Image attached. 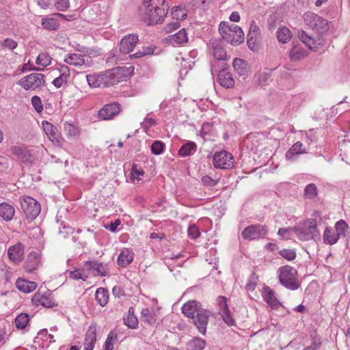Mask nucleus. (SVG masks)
I'll return each instance as SVG.
<instances>
[{
	"label": "nucleus",
	"mask_w": 350,
	"mask_h": 350,
	"mask_svg": "<svg viewBox=\"0 0 350 350\" xmlns=\"http://www.w3.org/2000/svg\"><path fill=\"white\" fill-rule=\"evenodd\" d=\"M170 7L169 0H144L139 10L144 19L149 21V25H154L163 21Z\"/></svg>",
	"instance_id": "1"
},
{
	"label": "nucleus",
	"mask_w": 350,
	"mask_h": 350,
	"mask_svg": "<svg viewBox=\"0 0 350 350\" xmlns=\"http://www.w3.org/2000/svg\"><path fill=\"white\" fill-rule=\"evenodd\" d=\"M279 281L282 285L291 290H297L300 283L295 275L297 271L291 266H283L279 269Z\"/></svg>",
	"instance_id": "2"
},
{
	"label": "nucleus",
	"mask_w": 350,
	"mask_h": 350,
	"mask_svg": "<svg viewBox=\"0 0 350 350\" xmlns=\"http://www.w3.org/2000/svg\"><path fill=\"white\" fill-rule=\"evenodd\" d=\"M304 20L306 25L319 34H323L329 29L326 19L312 12H306Z\"/></svg>",
	"instance_id": "3"
},
{
	"label": "nucleus",
	"mask_w": 350,
	"mask_h": 350,
	"mask_svg": "<svg viewBox=\"0 0 350 350\" xmlns=\"http://www.w3.org/2000/svg\"><path fill=\"white\" fill-rule=\"evenodd\" d=\"M21 206L27 219L33 221L40 214L41 206L34 198L29 196L20 198Z\"/></svg>",
	"instance_id": "4"
},
{
	"label": "nucleus",
	"mask_w": 350,
	"mask_h": 350,
	"mask_svg": "<svg viewBox=\"0 0 350 350\" xmlns=\"http://www.w3.org/2000/svg\"><path fill=\"white\" fill-rule=\"evenodd\" d=\"M293 230L300 240L308 241L314 238L317 230L315 219H308L304 224L298 227H294Z\"/></svg>",
	"instance_id": "5"
},
{
	"label": "nucleus",
	"mask_w": 350,
	"mask_h": 350,
	"mask_svg": "<svg viewBox=\"0 0 350 350\" xmlns=\"http://www.w3.org/2000/svg\"><path fill=\"white\" fill-rule=\"evenodd\" d=\"M13 155L16 156L22 163L26 165L31 166L38 163L37 157L32 154L27 147L23 146H14L10 149Z\"/></svg>",
	"instance_id": "6"
},
{
	"label": "nucleus",
	"mask_w": 350,
	"mask_h": 350,
	"mask_svg": "<svg viewBox=\"0 0 350 350\" xmlns=\"http://www.w3.org/2000/svg\"><path fill=\"white\" fill-rule=\"evenodd\" d=\"M44 78V75L42 74L31 73L21 78L18 83L27 90H35L45 86L46 83Z\"/></svg>",
	"instance_id": "7"
},
{
	"label": "nucleus",
	"mask_w": 350,
	"mask_h": 350,
	"mask_svg": "<svg viewBox=\"0 0 350 350\" xmlns=\"http://www.w3.org/2000/svg\"><path fill=\"white\" fill-rule=\"evenodd\" d=\"M268 232L267 228L265 225L255 224L250 225L242 232V237L244 239L254 240L263 238L267 235Z\"/></svg>",
	"instance_id": "8"
},
{
	"label": "nucleus",
	"mask_w": 350,
	"mask_h": 350,
	"mask_svg": "<svg viewBox=\"0 0 350 350\" xmlns=\"http://www.w3.org/2000/svg\"><path fill=\"white\" fill-rule=\"evenodd\" d=\"M213 159L216 168L228 169L233 166V157L227 151L215 152Z\"/></svg>",
	"instance_id": "9"
},
{
	"label": "nucleus",
	"mask_w": 350,
	"mask_h": 350,
	"mask_svg": "<svg viewBox=\"0 0 350 350\" xmlns=\"http://www.w3.org/2000/svg\"><path fill=\"white\" fill-rule=\"evenodd\" d=\"M42 127L51 142L59 146L63 145L64 139L56 126L47 121H43Z\"/></svg>",
	"instance_id": "10"
},
{
	"label": "nucleus",
	"mask_w": 350,
	"mask_h": 350,
	"mask_svg": "<svg viewBox=\"0 0 350 350\" xmlns=\"http://www.w3.org/2000/svg\"><path fill=\"white\" fill-rule=\"evenodd\" d=\"M209 317L210 312L200 308L197 312L196 317L193 319V323L203 335L206 334Z\"/></svg>",
	"instance_id": "11"
},
{
	"label": "nucleus",
	"mask_w": 350,
	"mask_h": 350,
	"mask_svg": "<svg viewBox=\"0 0 350 350\" xmlns=\"http://www.w3.org/2000/svg\"><path fill=\"white\" fill-rule=\"evenodd\" d=\"M297 36L299 40L304 43L308 49L311 50L317 51L316 44L318 45H322L323 39L321 36H319L317 38H314L309 36L305 31L300 29L297 31Z\"/></svg>",
	"instance_id": "12"
},
{
	"label": "nucleus",
	"mask_w": 350,
	"mask_h": 350,
	"mask_svg": "<svg viewBox=\"0 0 350 350\" xmlns=\"http://www.w3.org/2000/svg\"><path fill=\"white\" fill-rule=\"evenodd\" d=\"M139 41L137 34H129L124 36L120 43V51L122 54H128L133 50Z\"/></svg>",
	"instance_id": "13"
},
{
	"label": "nucleus",
	"mask_w": 350,
	"mask_h": 350,
	"mask_svg": "<svg viewBox=\"0 0 350 350\" xmlns=\"http://www.w3.org/2000/svg\"><path fill=\"white\" fill-rule=\"evenodd\" d=\"M120 110V105L118 103H113L105 105L98 111V117L102 120H109L117 115Z\"/></svg>",
	"instance_id": "14"
},
{
	"label": "nucleus",
	"mask_w": 350,
	"mask_h": 350,
	"mask_svg": "<svg viewBox=\"0 0 350 350\" xmlns=\"http://www.w3.org/2000/svg\"><path fill=\"white\" fill-rule=\"evenodd\" d=\"M118 71V70L113 68L105 74L100 75L98 80L102 81V86L109 87L119 83L121 81V77H119L120 74Z\"/></svg>",
	"instance_id": "15"
},
{
	"label": "nucleus",
	"mask_w": 350,
	"mask_h": 350,
	"mask_svg": "<svg viewBox=\"0 0 350 350\" xmlns=\"http://www.w3.org/2000/svg\"><path fill=\"white\" fill-rule=\"evenodd\" d=\"M40 291V289L31 299L32 303L34 305L38 306L40 304L46 308H52L56 305L54 300L51 297V293L46 291L41 294Z\"/></svg>",
	"instance_id": "16"
},
{
	"label": "nucleus",
	"mask_w": 350,
	"mask_h": 350,
	"mask_svg": "<svg viewBox=\"0 0 350 350\" xmlns=\"http://www.w3.org/2000/svg\"><path fill=\"white\" fill-rule=\"evenodd\" d=\"M84 269L89 271H96L98 275L103 277L109 275L107 265H103L97 261H86L84 264Z\"/></svg>",
	"instance_id": "17"
},
{
	"label": "nucleus",
	"mask_w": 350,
	"mask_h": 350,
	"mask_svg": "<svg viewBox=\"0 0 350 350\" xmlns=\"http://www.w3.org/2000/svg\"><path fill=\"white\" fill-rule=\"evenodd\" d=\"M217 81L223 87L226 88H232L234 85V80L227 68H223L217 75Z\"/></svg>",
	"instance_id": "18"
},
{
	"label": "nucleus",
	"mask_w": 350,
	"mask_h": 350,
	"mask_svg": "<svg viewBox=\"0 0 350 350\" xmlns=\"http://www.w3.org/2000/svg\"><path fill=\"white\" fill-rule=\"evenodd\" d=\"M96 341V328L95 325H90L86 332L84 350H93Z\"/></svg>",
	"instance_id": "19"
},
{
	"label": "nucleus",
	"mask_w": 350,
	"mask_h": 350,
	"mask_svg": "<svg viewBox=\"0 0 350 350\" xmlns=\"http://www.w3.org/2000/svg\"><path fill=\"white\" fill-rule=\"evenodd\" d=\"M23 245L21 243L10 247L8 251L9 258L13 262L21 261L23 255Z\"/></svg>",
	"instance_id": "20"
},
{
	"label": "nucleus",
	"mask_w": 350,
	"mask_h": 350,
	"mask_svg": "<svg viewBox=\"0 0 350 350\" xmlns=\"http://www.w3.org/2000/svg\"><path fill=\"white\" fill-rule=\"evenodd\" d=\"M201 307L196 301H191L185 304L182 307V312L187 317L193 319Z\"/></svg>",
	"instance_id": "21"
},
{
	"label": "nucleus",
	"mask_w": 350,
	"mask_h": 350,
	"mask_svg": "<svg viewBox=\"0 0 350 350\" xmlns=\"http://www.w3.org/2000/svg\"><path fill=\"white\" fill-rule=\"evenodd\" d=\"M263 297L265 301L273 309H278L280 306V301L275 297V292L269 286L264 287L263 288Z\"/></svg>",
	"instance_id": "22"
},
{
	"label": "nucleus",
	"mask_w": 350,
	"mask_h": 350,
	"mask_svg": "<svg viewBox=\"0 0 350 350\" xmlns=\"http://www.w3.org/2000/svg\"><path fill=\"white\" fill-rule=\"evenodd\" d=\"M14 213L15 208L12 205L7 202L0 204V217L5 221H11L14 217Z\"/></svg>",
	"instance_id": "23"
},
{
	"label": "nucleus",
	"mask_w": 350,
	"mask_h": 350,
	"mask_svg": "<svg viewBox=\"0 0 350 350\" xmlns=\"http://www.w3.org/2000/svg\"><path fill=\"white\" fill-rule=\"evenodd\" d=\"M16 286L19 291L28 293L34 291L37 287V284L34 282L18 278L16 282Z\"/></svg>",
	"instance_id": "24"
},
{
	"label": "nucleus",
	"mask_w": 350,
	"mask_h": 350,
	"mask_svg": "<svg viewBox=\"0 0 350 350\" xmlns=\"http://www.w3.org/2000/svg\"><path fill=\"white\" fill-rule=\"evenodd\" d=\"M167 40L172 44H182L188 41L187 33H186L185 29L183 28L180 29L178 33L169 36L167 38Z\"/></svg>",
	"instance_id": "25"
},
{
	"label": "nucleus",
	"mask_w": 350,
	"mask_h": 350,
	"mask_svg": "<svg viewBox=\"0 0 350 350\" xmlns=\"http://www.w3.org/2000/svg\"><path fill=\"white\" fill-rule=\"evenodd\" d=\"M133 260V253L128 249H124L121 252L118 258V265L126 267Z\"/></svg>",
	"instance_id": "26"
},
{
	"label": "nucleus",
	"mask_w": 350,
	"mask_h": 350,
	"mask_svg": "<svg viewBox=\"0 0 350 350\" xmlns=\"http://www.w3.org/2000/svg\"><path fill=\"white\" fill-rule=\"evenodd\" d=\"M224 40L232 45H239L244 40L243 31H239L237 33L232 30V32L228 33V35L224 36Z\"/></svg>",
	"instance_id": "27"
},
{
	"label": "nucleus",
	"mask_w": 350,
	"mask_h": 350,
	"mask_svg": "<svg viewBox=\"0 0 350 350\" xmlns=\"http://www.w3.org/2000/svg\"><path fill=\"white\" fill-rule=\"evenodd\" d=\"M233 67L240 75H245L250 72V67L246 61L241 58H235L233 60Z\"/></svg>",
	"instance_id": "28"
},
{
	"label": "nucleus",
	"mask_w": 350,
	"mask_h": 350,
	"mask_svg": "<svg viewBox=\"0 0 350 350\" xmlns=\"http://www.w3.org/2000/svg\"><path fill=\"white\" fill-rule=\"evenodd\" d=\"M308 53L302 47L294 45L289 51V57L291 60L297 61L306 57Z\"/></svg>",
	"instance_id": "29"
},
{
	"label": "nucleus",
	"mask_w": 350,
	"mask_h": 350,
	"mask_svg": "<svg viewBox=\"0 0 350 350\" xmlns=\"http://www.w3.org/2000/svg\"><path fill=\"white\" fill-rule=\"evenodd\" d=\"M206 346V341L199 337H193L187 342V350H203Z\"/></svg>",
	"instance_id": "30"
},
{
	"label": "nucleus",
	"mask_w": 350,
	"mask_h": 350,
	"mask_svg": "<svg viewBox=\"0 0 350 350\" xmlns=\"http://www.w3.org/2000/svg\"><path fill=\"white\" fill-rule=\"evenodd\" d=\"M64 62L72 66H82L85 64V61L81 54H77V53H71L68 55L65 59Z\"/></svg>",
	"instance_id": "31"
},
{
	"label": "nucleus",
	"mask_w": 350,
	"mask_h": 350,
	"mask_svg": "<svg viewBox=\"0 0 350 350\" xmlns=\"http://www.w3.org/2000/svg\"><path fill=\"white\" fill-rule=\"evenodd\" d=\"M197 146L193 142H189L183 144L178 151L180 157H187L193 154L196 151Z\"/></svg>",
	"instance_id": "32"
},
{
	"label": "nucleus",
	"mask_w": 350,
	"mask_h": 350,
	"mask_svg": "<svg viewBox=\"0 0 350 350\" xmlns=\"http://www.w3.org/2000/svg\"><path fill=\"white\" fill-rule=\"evenodd\" d=\"M156 47L154 45H150L148 46H144L141 50H139L137 53L130 55L129 56L130 59L141 58L145 55H150L154 53Z\"/></svg>",
	"instance_id": "33"
},
{
	"label": "nucleus",
	"mask_w": 350,
	"mask_h": 350,
	"mask_svg": "<svg viewBox=\"0 0 350 350\" xmlns=\"http://www.w3.org/2000/svg\"><path fill=\"white\" fill-rule=\"evenodd\" d=\"M303 144L297 142L286 152V158L287 160H291L294 156L304 153L305 150H301Z\"/></svg>",
	"instance_id": "34"
},
{
	"label": "nucleus",
	"mask_w": 350,
	"mask_h": 350,
	"mask_svg": "<svg viewBox=\"0 0 350 350\" xmlns=\"http://www.w3.org/2000/svg\"><path fill=\"white\" fill-rule=\"evenodd\" d=\"M108 291L104 288H98L96 291L95 299L101 306H105L108 302Z\"/></svg>",
	"instance_id": "35"
},
{
	"label": "nucleus",
	"mask_w": 350,
	"mask_h": 350,
	"mask_svg": "<svg viewBox=\"0 0 350 350\" xmlns=\"http://www.w3.org/2000/svg\"><path fill=\"white\" fill-rule=\"evenodd\" d=\"M277 38L280 42L286 43L291 38V32L288 27H280L277 31Z\"/></svg>",
	"instance_id": "36"
},
{
	"label": "nucleus",
	"mask_w": 350,
	"mask_h": 350,
	"mask_svg": "<svg viewBox=\"0 0 350 350\" xmlns=\"http://www.w3.org/2000/svg\"><path fill=\"white\" fill-rule=\"evenodd\" d=\"M323 239L325 243L333 245L337 242L339 237L338 234H336L332 228L327 227L324 232Z\"/></svg>",
	"instance_id": "37"
},
{
	"label": "nucleus",
	"mask_w": 350,
	"mask_h": 350,
	"mask_svg": "<svg viewBox=\"0 0 350 350\" xmlns=\"http://www.w3.org/2000/svg\"><path fill=\"white\" fill-rule=\"evenodd\" d=\"M41 25L42 27L49 31H55L59 27L58 21L53 18H42Z\"/></svg>",
	"instance_id": "38"
},
{
	"label": "nucleus",
	"mask_w": 350,
	"mask_h": 350,
	"mask_svg": "<svg viewBox=\"0 0 350 350\" xmlns=\"http://www.w3.org/2000/svg\"><path fill=\"white\" fill-rule=\"evenodd\" d=\"M29 321V316L27 313H21L15 319V325L17 328L24 329Z\"/></svg>",
	"instance_id": "39"
},
{
	"label": "nucleus",
	"mask_w": 350,
	"mask_h": 350,
	"mask_svg": "<svg viewBox=\"0 0 350 350\" xmlns=\"http://www.w3.org/2000/svg\"><path fill=\"white\" fill-rule=\"evenodd\" d=\"M171 14L173 18L176 19V21H183L187 17V14L180 6H174L172 9Z\"/></svg>",
	"instance_id": "40"
},
{
	"label": "nucleus",
	"mask_w": 350,
	"mask_h": 350,
	"mask_svg": "<svg viewBox=\"0 0 350 350\" xmlns=\"http://www.w3.org/2000/svg\"><path fill=\"white\" fill-rule=\"evenodd\" d=\"M142 321L150 325H153L156 322L154 313L151 312L148 308H144L142 310Z\"/></svg>",
	"instance_id": "41"
},
{
	"label": "nucleus",
	"mask_w": 350,
	"mask_h": 350,
	"mask_svg": "<svg viewBox=\"0 0 350 350\" xmlns=\"http://www.w3.org/2000/svg\"><path fill=\"white\" fill-rule=\"evenodd\" d=\"M317 196V189L314 184L308 185L304 189V196L307 199H313Z\"/></svg>",
	"instance_id": "42"
},
{
	"label": "nucleus",
	"mask_w": 350,
	"mask_h": 350,
	"mask_svg": "<svg viewBox=\"0 0 350 350\" xmlns=\"http://www.w3.org/2000/svg\"><path fill=\"white\" fill-rule=\"evenodd\" d=\"M114 69L118 70V72L120 74L119 77H121V81H122L124 78L131 76L134 71V67L132 66L129 67L118 66Z\"/></svg>",
	"instance_id": "43"
},
{
	"label": "nucleus",
	"mask_w": 350,
	"mask_h": 350,
	"mask_svg": "<svg viewBox=\"0 0 350 350\" xmlns=\"http://www.w3.org/2000/svg\"><path fill=\"white\" fill-rule=\"evenodd\" d=\"M260 28L257 26L255 21H252L250 23V27L249 29V32L247 34V38L249 39H256L257 40V37L260 35Z\"/></svg>",
	"instance_id": "44"
},
{
	"label": "nucleus",
	"mask_w": 350,
	"mask_h": 350,
	"mask_svg": "<svg viewBox=\"0 0 350 350\" xmlns=\"http://www.w3.org/2000/svg\"><path fill=\"white\" fill-rule=\"evenodd\" d=\"M213 56L218 60H224L227 57L226 51L219 44L213 46Z\"/></svg>",
	"instance_id": "45"
},
{
	"label": "nucleus",
	"mask_w": 350,
	"mask_h": 350,
	"mask_svg": "<svg viewBox=\"0 0 350 350\" xmlns=\"http://www.w3.org/2000/svg\"><path fill=\"white\" fill-rule=\"evenodd\" d=\"M165 148V144L161 141H155L151 145V152L155 155L161 154Z\"/></svg>",
	"instance_id": "46"
},
{
	"label": "nucleus",
	"mask_w": 350,
	"mask_h": 350,
	"mask_svg": "<svg viewBox=\"0 0 350 350\" xmlns=\"http://www.w3.org/2000/svg\"><path fill=\"white\" fill-rule=\"evenodd\" d=\"M336 232V234H338V237L340 234H345V232L348 229L349 226L345 220L340 219L336 223L335 225Z\"/></svg>",
	"instance_id": "47"
},
{
	"label": "nucleus",
	"mask_w": 350,
	"mask_h": 350,
	"mask_svg": "<svg viewBox=\"0 0 350 350\" xmlns=\"http://www.w3.org/2000/svg\"><path fill=\"white\" fill-rule=\"evenodd\" d=\"M221 317L224 322L229 326H232L235 325V321L234 319L232 317L230 312L228 310L221 312H220Z\"/></svg>",
	"instance_id": "48"
},
{
	"label": "nucleus",
	"mask_w": 350,
	"mask_h": 350,
	"mask_svg": "<svg viewBox=\"0 0 350 350\" xmlns=\"http://www.w3.org/2000/svg\"><path fill=\"white\" fill-rule=\"evenodd\" d=\"M280 255L288 260H293L296 258V252L293 250H282L279 252Z\"/></svg>",
	"instance_id": "49"
},
{
	"label": "nucleus",
	"mask_w": 350,
	"mask_h": 350,
	"mask_svg": "<svg viewBox=\"0 0 350 350\" xmlns=\"http://www.w3.org/2000/svg\"><path fill=\"white\" fill-rule=\"evenodd\" d=\"M86 78H87L88 82L90 86H94V87L102 86V81H100L98 80V79H100V75L95 76V75H88Z\"/></svg>",
	"instance_id": "50"
},
{
	"label": "nucleus",
	"mask_w": 350,
	"mask_h": 350,
	"mask_svg": "<svg viewBox=\"0 0 350 350\" xmlns=\"http://www.w3.org/2000/svg\"><path fill=\"white\" fill-rule=\"evenodd\" d=\"M31 104L34 109L38 112L40 113L43 111V105L41 99L38 96H33L31 98Z\"/></svg>",
	"instance_id": "51"
},
{
	"label": "nucleus",
	"mask_w": 350,
	"mask_h": 350,
	"mask_svg": "<svg viewBox=\"0 0 350 350\" xmlns=\"http://www.w3.org/2000/svg\"><path fill=\"white\" fill-rule=\"evenodd\" d=\"M124 323L127 327L131 329H135L137 327L138 319L136 317H127L124 319Z\"/></svg>",
	"instance_id": "52"
},
{
	"label": "nucleus",
	"mask_w": 350,
	"mask_h": 350,
	"mask_svg": "<svg viewBox=\"0 0 350 350\" xmlns=\"http://www.w3.org/2000/svg\"><path fill=\"white\" fill-rule=\"evenodd\" d=\"M232 28L228 25L227 22L223 21L219 25V31L224 40V36H227L228 35V33L232 32Z\"/></svg>",
	"instance_id": "53"
},
{
	"label": "nucleus",
	"mask_w": 350,
	"mask_h": 350,
	"mask_svg": "<svg viewBox=\"0 0 350 350\" xmlns=\"http://www.w3.org/2000/svg\"><path fill=\"white\" fill-rule=\"evenodd\" d=\"M116 338V334L114 335L112 332L109 333L104 344L103 350H113V345L112 343V340Z\"/></svg>",
	"instance_id": "54"
},
{
	"label": "nucleus",
	"mask_w": 350,
	"mask_h": 350,
	"mask_svg": "<svg viewBox=\"0 0 350 350\" xmlns=\"http://www.w3.org/2000/svg\"><path fill=\"white\" fill-rule=\"evenodd\" d=\"M36 64L46 66L50 64V57L44 53L40 54L36 61Z\"/></svg>",
	"instance_id": "55"
},
{
	"label": "nucleus",
	"mask_w": 350,
	"mask_h": 350,
	"mask_svg": "<svg viewBox=\"0 0 350 350\" xmlns=\"http://www.w3.org/2000/svg\"><path fill=\"white\" fill-rule=\"evenodd\" d=\"M64 127L68 136H75L78 133V129L74 124L66 122Z\"/></svg>",
	"instance_id": "56"
},
{
	"label": "nucleus",
	"mask_w": 350,
	"mask_h": 350,
	"mask_svg": "<svg viewBox=\"0 0 350 350\" xmlns=\"http://www.w3.org/2000/svg\"><path fill=\"white\" fill-rule=\"evenodd\" d=\"M200 234L198 228L196 225H191L188 228V235L192 239H197Z\"/></svg>",
	"instance_id": "57"
},
{
	"label": "nucleus",
	"mask_w": 350,
	"mask_h": 350,
	"mask_svg": "<svg viewBox=\"0 0 350 350\" xmlns=\"http://www.w3.org/2000/svg\"><path fill=\"white\" fill-rule=\"evenodd\" d=\"M55 6L59 11H65L70 6L68 0H56Z\"/></svg>",
	"instance_id": "58"
},
{
	"label": "nucleus",
	"mask_w": 350,
	"mask_h": 350,
	"mask_svg": "<svg viewBox=\"0 0 350 350\" xmlns=\"http://www.w3.org/2000/svg\"><path fill=\"white\" fill-rule=\"evenodd\" d=\"M217 301L219 306L220 312L228 310V306L227 304V299L224 296H219Z\"/></svg>",
	"instance_id": "59"
},
{
	"label": "nucleus",
	"mask_w": 350,
	"mask_h": 350,
	"mask_svg": "<svg viewBox=\"0 0 350 350\" xmlns=\"http://www.w3.org/2000/svg\"><path fill=\"white\" fill-rule=\"evenodd\" d=\"M271 77L269 72H262L258 75V84L261 86H265L267 84V81Z\"/></svg>",
	"instance_id": "60"
},
{
	"label": "nucleus",
	"mask_w": 350,
	"mask_h": 350,
	"mask_svg": "<svg viewBox=\"0 0 350 350\" xmlns=\"http://www.w3.org/2000/svg\"><path fill=\"white\" fill-rule=\"evenodd\" d=\"M202 183L205 186H215L217 184V180L212 178L211 177L206 175L202 178Z\"/></svg>",
	"instance_id": "61"
},
{
	"label": "nucleus",
	"mask_w": 350,
	"mask_h": 350,
	"mask_svg": "<svg viewBox=\"0 0 350 350\" xmlns=\"http://www.w3.org/2000/svg\"><path fill=\"white\" fill-rule=\"evenodd\" d=\"M2 45L5 48L13 50L16 48L18 44L15 40L12 39L6 38L3 40Z\"/></svg>",
	"instance_id": "62"
},
{
	"label": "nucleus",
	"mask_w": 350,
	"mask_h": 350,
	"mask_svg": "<svg viewBox=\"0 0 350 350\" xmlns=\"http://www.w3.org/2000/svg\"><path fill=\"white\" fill-rule=\"evenodd\" d=\"M68 76L66 75L64 72L62 73L60 76H59L58 77L55 78L52 83L57 88H60L63 83V82L65 81V79L67 78V77Z\"/></svg>",
	"instance_id": "63"
},
{
	"label": "nucleus",
	"mask_w": 350,
	"mask_h": 350,
	"mask_svg": "<svg viewBox=\"0 0 350 350\" xmlns=\"http://www.w3.org/2000/svg\"><path fill=\"white\" fill-rule=\"evenodd\" d=\"M321 346V342L320 338L314 339V342L312 343L310 346H308L304 348L303 350H317L320 349Z\"/></svg>",
	"instance_id": "64"
}]
</instances>
